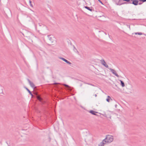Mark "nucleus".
Instances as JSON below:
<instances>
[{
  "label": "nucleus",
  "mask_w": 146,
  "mask_h": 146,
  "mask_svg": "<svg viewBox=\"0 0 146 146\" xmlns=\"http://www.w3.org/2000/svg\"><path fill=\"white\" fill-rule=\"evenodd\" d=\"M64 85L66 87H67V88H68L69 87V86L67 85H66V84H64Z\"/></svg>",
  "instance_id": "a211bd4d"
},
{
  "label": "nucleus",
  "mask_w": 146,
  "mask_h": 146,
  "mask_svg": "<svg viewBox=\"0 0 146 146\" xmlns=\"http://www.w3.org/2000/svg\"><path fill=\"white\" fill-rule=\"evenodd\" d=\"M110 100H112V99L109 96H108L107 97V98L106 99V101L108 102H109Z\"/></svg>",
  "instance_id": "1a4fd4ad"
},
{
  "label": "nucleus",
  "mask_w": 146,
  "mask_h": 146,
  "mask_svg": "<svg viewBox=\"0 0 146 146\" xmlns=\"http://www.w3.org/2000/svg\"><path fill=\"white\" fill-rule=\"evenodd\" d=\"M55 85L56 84V83H55Z\"/></svg>",
  "instance_id": "5701e85b"
},
{
  "label": "nucleus",
  "mask_w": 146,
  "mask_h": 146,
  "mask_svg": "<svg viewBox=\"0 0 146 146\" xmlns=\"http://www.w3.org/2000/svg\"><path fill=\"white\" fill-rule=\"evenodd\" d=\"M37 99L38 100L40 101L41 102L42 100V99L38 96H37Z\"/></svg>",
  "instance_id": "9b49d317"
},
{
  "label": "nucleus",
  "mask_w": 146,
  "mask_h": 146,
  "mask_svg": "<svg viewBox=\"0 0 146 146\" xmlns=\"http://www.w3.org/2000/svg\"><path fill=\"white\" fill-rule=\"evenodd\" d=\"M26 90L28 91V92H29V94L31 95V96H33V95L32 94L31 92L30 91V90L28 89L27 88H26Z\"/></svg>",
  "instance_id": "9d476101"
},
{
  "label": "nucleus",
  "mask_w": 146,
  "mask_h": 146,
  "mask_svg": "<svg viewBox=\"0 0 146 146\" xmlns=\"http://www.w3.org/2000/svg\"><path fill=\"white\" fill-rule=\"evenodd\" d=\"M29 3L30 4V5L32 7H33V5L31 4V0H29Z\"/></svg>",
  "instance_id": "2eb2a0df"
},
{
  "label": "nucleus",
  "mask_w": 146,
  "mask_h": 146,
  "mask_svg": "<svg viewBox=\"0 0 146 146\" xmlns=\"http://www.w3.org/2000/svg\"><path fill=\"white\" fill-rule=\"evenodd\" d=\"M98 1H99L100 2V3H101L103 5V4L102 2L101 1V0H98Z\"/></svg>",
  "instance_id": "6ab92c4d"
},
{
  "label": "nucleus",
  "mask_w": 146,
  "mask_h": 146,
  "mask_svg": "<svg viewBox=\"0 0 146 146\" xmlns=\"http://www.w3.org/2000/svg\"><path fill=\"white\" fill-rule=\"evenodd\" d=\"M60 59L69 64H71L70 62L68 61L67 60H66V59H65L64 58H61Z\"/></svg>",
  "instance_id": "423d86ee"
},
{
  "label": "nucleus",
  "mask_w": 146,
  "mask_h": 146,
  "mask_svg": "<svg viewBox=\"0 0 146 146\" xmlns=\"http://www.w3.org/2000/svg\"><path fill=\"white\" fill-rule=\"evenodd\" d=\"M138 1L137 0H134L132 2V4L135 5H136L138 4Z\"/></svg>",
  "instance_id": "0eeeda50"
},
{
  "label": "nucleus",
  "mask_w": 146,
  "mask_h": 146,
  "mask_svg": "<svg viewBox=\"0 0 146 146\" xmlns=\"http://www.w3.org/2000/svg\"><path fill=\"white\" fill-rule=\"evenodd\" d=\"M27 80L28 81L31 86L34 89L35 88V85L33 83L31 82L29 79H27Z\"/></svg>",
  "instance_id": "20e7f679"
},
{
  "label": "nucleus",
  "mask_w": 146,
  "mask_h": 146,
  "mask_svg": "<svg viewBox=\"0 0 146 146\" xmlns=\"http://www.w3.org/2000/svg\"><path fill=\"white\" fill-rule=\"evenodd\" d=\"M113 140V137L110 135H107L106 138L104 139V141H105L106 143H110L112 142Z\"/></svg>",
  "instance_id": "f257e3e1"
},
{
  "label": "nucleus",
  "mask_w": 146,
  "mask_h": 146,
  "mask_svg": "<svg viewBox=\"0 0 146 146\" xmlns=\"http://www.w3.org/2000/svg\"><path fill=\"white\" fill-rule=\"evenodd\" d=\"M120 81L121 82V85L122 86V87H124L125 86V84H124L123 82L121 80H120Z\"/></svg>",
  "instance_id": "4468645a"
},
{
  "label": "nucleus",
  "mask_w": 146,
  "mask_h": 146,
  "mask_svg": "<svg viewBox=\"0 0 146 146\" xmlns=\"http://www.w3.org/2000/svg\"><path fill=\"white\" fill-rule=\"evenodd\" d=\"M106 144V142L105 141H104V140L99 145V146H104V145Z\"/></svg>",
  "instance_id": "6e6552de"
},
{
  "label": "nucleus",
  "mask_w": 146,
  "mask_h": 146,
  "mask_svg": "<svg viewBox=\"0 0 146 146\" xmlns=\"http://www.w3.org/2000/svg\"><path fill=\"white\" fill-rule=\"evenodd\" d=\"M95 97H96L97 96V95L96 94H95Z\"/></svg>",
  "instance_id": "412c9836"
},
{
  "label": "nucleus",
  "mask_w": 146,
  "mask_h": 146,
  "mask_svg": "<svg viewBox=\"0 0 146 146\" xmlns=\"http://www.w3.org/2000/svg\"><path fill=\"white\" fill-rule=\"evenodd\" d=\"M85 8L88 10L90 11H92V9L90 8L89 7H88L87 6H85Z\"/></svg>",
  "instance_id": "ddd939ff"
},
{
  "label": "nucleus",
  "mask_w": 146,
  "mask_h": 146,
  "mask_svg": "<svg viewBox=\"0 0 146 146\" xmlns=\"http://www.w3.org/2000/svg\"><path fill=\"white\" fill-rule=\"evenodd\" d=\"M140 1H142L143 2H145L146 1V0H139Z\"/></svg>",
  "instance_id": "f3484780"
},
{
  "label": "nucleus",
  "mask_w": 146,
  "mask_h": 146,
  "mask_svg": "<svg viewBox=\"0 0 146 146\" xmlns=\"http://www.w3.org/2000/svg\"><path fill=\"white\" fill-rule=\"evenodd\" d=\"M138 4L139 5H141V3H138Z\"/></svg>",
  "instance_id": "4be33fe9"
},
{
  "label": "nucleus",
  "mask_w": 146,
  "mask_h": 146,
  "mask_svg": "<svg viewBox=\"0 0 146 146\" xmlns=\"http://www.w3.org/2000/svg\"><path fill=\"white\" fill-rule=\"evenodd\" d=\"M90 112L91 113L94 115H96L95 113H97L96 112L92 110L90 111Z\"/></svg>",
  "instance_id": "f8f14e48"
},
{
  "label": "nucleus",
  "mask_w": 146,
  "mask_h": 146,
  "mask_svg": "<svg viewBox=\"0 0 146 146\" xmlns=\"http://www.w3.org/2000/svg\"><path fill=\"white\" fill-rule=\"evenodd\" d=\"M100 61H101V64L103 65L106 67L108 68V66L106 64V63L105 61L104 60H101Z\"/></svg>",
  "instance_id": "7ed1b4c3"
},
{
  "label": "nucleus",
  "mask_w": 146,
  "mask_h": 146,
  "mask_svg": "<svg viewBox=\"0 0 146 146\" xmlns=\"http://www.w3.org/2000/svg\"><path fill=\"white\" fill-rule=\"evenodd\" d=\"M109 69L111 71L112 73L114 74L115 76L118 77H119V76L117 73L116 71L115 70L111 68H109Z\"/></svg>",
  "instance_id": "f03ea898"
},
{
  "label": "nucleus",
  "mask_w": 146,
  "mask_h": 146,
  "mask_svg": "<svg viewBox=\"0 0 146 146\" xmlns=\"http://www.w3.org/2000/svg\"><path fill=\"white\" fill-rule=\"evenodd\" d=\"M48 42L50 43H51L53 42V39L52 38L51 36L50 35L48 36Z\"/></svg>",
  "instance_id": "39448f33"
},
{
  "label": "nucleus",
  "mask_w": 146,
  "mask_h": 146,
  "mask_svg": "<svg viewBox=\"0 0 146 146\" xmlns=\"http://www.w3.org/2000/svg\"><path fill=\"white\" fill-rule=\"evenodd\" d=\"M124 1H126L127 2L129 1L130 0H123Z\"/></svg>",
  "instance_id": "aec40b11"
},
{
  "label": "nucleus",
  "mask_w": 146,
  "mask_h": 146,
  "mask_svg": "<svg viewBox=\"0 0 146 146\" xmlns=\"http://www.w3.org/2000/svg\"><path fill=\"white\" fill-rule=\"evenodd\" d=\"M135 34L136 35H142V33H136Z\"/></svg>",
  "instance_id": "dca6fc26"
}]
</instances>
